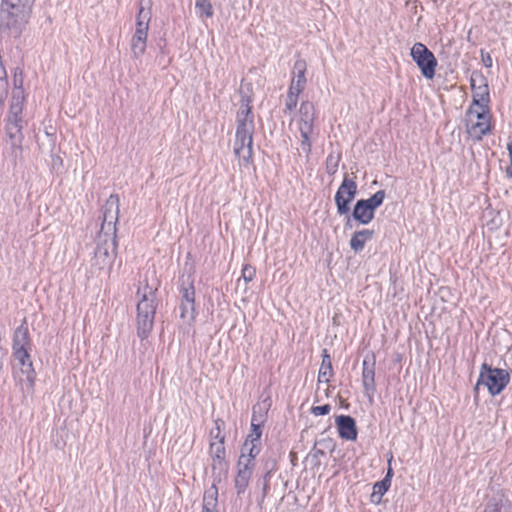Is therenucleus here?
Wrapping results in <instances>:
<instances>
[{"mask_svg": "<svg viewBox=\"0 0 512 512\" xmlns=\"http://www.w3.org/2000/svg\"><path fill=\"white\" fill-rule=\"evenodd\" d=\"M362 384L364 390L369 393H374L376 390L375 385V357L373 356L372 362L369 364L365 359L362 364Z\"/></svg>", "mask_w": 512, "mask_h": 512, "instance_id": "nucleus-15", "label": "nucleus"}, {"mask_svg": "<svg viewBox=\"0 0 512 512\" xmlns=\"http://www.w3.org/2000/svg\"><path fill=\"white\" fill-rule=\"evenodd\" d=\"M510 373L501 368H493L483 363L480 368L477 386L483 384L492 396L499 395L509 384Z\"/></svg>", "mask_w": 512, "mask_h": 512, "instance_id": "nucleus-7", "label": "nucleus"}, {"mask_svg": "<svg viewBox=\"0 0 512 512\" xmlns=\"http://www.w3.org/2000/svg\"><path fill=\"white\" fill-rule=\"evenodd\" d=\"M484 63L487 67H490L492 65V59L489 55H487V59L484 60Z\"/></svg>", "mask_w": 512, "mask_h": 512, "instance_id": "nucleus-38", "label": "nucleus"}, {"mask_svg": "<svg viewBox=\"0 0 512 512\" xmlns=\"http://www.w3.org/2000/svg\"><path fill=\"white\" fill-rule=\"evenodd\" d=\"M28 332L27 329L24 330V337L27 338Z\"/></svg>", "mask_w": 512, "mask_h": 512, "instance_id": "nucleus-40", "label": "nucleus"}, {"mask_svg": "<svg viewBox=\"0 0 512 512\" xmlns=\"http://www.w3.org/2000/svg\"><path fill=\"white\" fill-rule=\"evenodd\" d=\"M410 55L416 62L422 75L426 79H433L436 73L438 61L426 45L420 42L415 43L411 48Z\"/></svg>", "mask_w": 512, "mask_h": 512, "instance_id": "nucleus-8", "label": "nucleus"}, {"mask_svg": "<svg viewBox=\"0 0 512 512\" xmlns=\"http://www.w3.org/2000/svg\"><path fill=\"white\" fill-rule=\"evenodd\" d=\"M333 375L331 357L326 349L323 350L322 362L318 372V381L328 383Z\"/></svg>", "mask_w": 512, "mask_h": 512, "instance_id": "nucleus-23", "label": "nucleus"}, {"mask_svg": "<svg viewBox=\"0 0 512 512\" xmlns=\"http://www.w3.org/2000/svg\"><path fill=\"white\" fill-rule=\"evenodd\" d=\"M151 10L140 6L135 23V31H149Z\"/></svg>", "mask_w": 512, "mask_h": 512, "instance_id": "nucleus-24", "label": "nucleus"}, {"mask_svg": "<svg viewBox=\"0 0 512 512\" xmlns=\"http://www.w3.org/2000/svg\"><path fill=\"white\" fill-rule=\"evenodd\" d=\"M385 196V191L379 190L376 193H374L370 198L364 199V202H366V204L371 208V210L375 214V210L382 205Z\"/></svg>", "mask_w": 512, "mask_h": 512, "instance_id": "nucleus-29", "label": "nucleus"}, {"mask_svg": "<svg viewBox=\"0 0 512 512\" xmlns=\"http://www.w3.org/2000/svg\"><path fill=\"white\" fill-rule=\"evenodd\" d=\"M8 91L7 75L0 76V102L4 100Z\"/></svg>", "mask_w": 512, "mask_h": 512, "instance_id": "nucleus-34", "label": "nucleus"}, {"mask_svg": "<svg viewBox=\"0 0 512 512\" xmlns=\"http://www.w3.org/2000/svg\"><path fill=\"white\" fill-rule=\"evenodd\" d=\"M253 470L254 468L252 467L239 465V463H237V474L234 479V485L238 495L243 494L248 488Z\"/></svg>", "mask_w": 512, "mask_h": 512, "instance_id": "nucleus-13", "label": "nucleus"}, {"mask_svg": "<svg viewBox=\"0 0 512 512\" xmlns=\"http://www.w3.org/2000/svg\"><path fill=\"white\" fill-rule=\"evenodd\" d=\"M493 128L489 106H469L465 114V129L474 141H481Z\"/></svg>", "mask_w": 512, "mask_h": 512, "instance_id": "nucleus-4", "label": "nucleus"}, {"mask_svg": "<svg viewBox=\"0 0 512 512\" xmlns=\"http://www.w3.org/2000/svg\"><path fill=\"white\" fill-rule=\"evenodd\" d=\"M306 71H307L306 61L304 59L296 60L294 63L293 75H292L291 83L289 86L303 91L306 86V76H305Z\"/></svg>", "mask_w": 512, "mask_h": 512, "instance_id": "nucleus-16", "label": "nucleus"}, {"mask_svg": "<svg viewBox=\"0 0 512 512\" xmlns=\"http://www.w3.org/2000/svg\"><path fill=\"white\" fill-rule=\"evenodd\" d=\"M390 479L384 478L382 481L376 482L373 486L372 498L378 496V501L388 491L390 487Z\"/></svg>", "mask_w": 512, "mask_h": 512, "instance_id": "nucleus-30", "label": "nucleus"}, {"mask_svg": "<svg viewBox=\"0 0 512 512\" xmlns=\"http://www.w3.org/2000/svg\"><path fill=\"white\" fill-rule=\"evenodd\" d=\"M357 194V183L354 179L344 177L341 185L335 194V203L339 215L347 214L350 210V203Z\"/></svg>", "mask_w": 512, "mask_h": 512, "instance_id": "nucleus-9", "label": "nucleus"}, {"mask_svg": "<svg viewBox=\"0 0 512 512\" xmlns=\"http://www.w3.org/2000/svg\"><path fill=\"white\" fill-rule=\"evenodd\" d=\"M261 425L255 423V417H252L250 432L246 436L240 450V456L237 463L254 468L255 459L261 451Z\"/></svg>", "mask_w": 512, "mask_h": 512, "instance_id": "nucleus-6", "label": "nucleus"}, {"mask_svg": "<svg viewBox=\"0 0 512 512\" xmlns=\"http://www.w3.org/2000/svg\"><path fill=\"white\" fill-rule=\"evenodd\" d=\"M196 13L200 18H211L214 15L213 6L210 0H196Z\"/></svg>", "mask_w": 512, "mask_h": 512, "instance_id": "nucleus-26", "label": "nucleus"}, {"mask_svg": "<svg viewBox=\"0 0 512 512\" xmlns=\"http://www.w3.org/2000/svg\"><path fill=\"white\" fill-rule=\"evenodd\" d=\"M217 503V489L214 491H206L203 497L202 512H217L215 509Z\"/></svg>", "mask_w": 512, "mask_h": 512, "instance_id": "nucleus-27", "label": "nucleus"}, {"mask_svg": "<svg viewBox=\"0 0 512 512\" xmlns=\"http://www.w3.org/2000/svg\"><path fill=\"white\" fill-rule=\"evenodd\" d=\"M331 411V406L329 404L321 405V406H313L311 408V413L314 416H322L327 415Z\"/></svg>", "mask_w": 512, "mask_h": 512, "instance_id": "nucleus-33", "label": "nucleus"}, {"mask_svg": "<svg viewBox=\"0 0 512 512\" xmlns=\"http://www.w3.org/2000/svg\"><path fill=\"white\" fill-rule=\"evenodd\" d=\"M506 175L509 177V178H512V164L510 163V165L506 168Z\"/></svg>", "mask_w": 512, "mask_h": 512, "instance_id": "nucleus-37", "label": "nucleus"}, {"mask_svg": "<svg viewBox=\"0 0 512 512\" xmlns=\"http://www.w3.org/2000/svg\"><path fill=\"white\" fill-rule=\"evenodd\" d=\"M209 454L213 461V466L222 465L226 458L225 437L221 441H212L209 446Z\"/></svg>", "mask_w": 512, "mask_h": 512, "instance_id": "nucleus-20", "label": "nucleus"}, {"mask_svg": "<svg viewBox=\"0 0 512 512\" xmlns=\"http://www.w3.org/2000/svg\"><path fill=\"white\" fill-rule=\"evenodd\" d=\"M148 31H135L131 39V50L135 57L142 56L146 51Z\"/></svg>", "mask_w": 512, "mask_h": 512, "instance_id": "nucleus-21", "label": "nucleus"}, {"mask_svg": "<svg viewBox=\"0 0 512 512\" xmlns=\"http://www.w3.org/2000/svg\"><path fill=\"white\" fill-rule=\"evenodd\" d=\"M391 475H392V469L389 467L385 478L390 479Z\"/></svg>", "mask_w": 512, "mask_h": 512, "instance_id": "nucleus-39", "label": "nucleus"}, {"mask_svg": "<svg viewBox=\"0 0 512 512\" xmlns=\"http://www.w3.org/2000/svg\"><path fill=\"white\" fill-rule=\"evenodd\" d=\"M25 92L22 86H15L12 93L9 115H21L24 108Z\"/></svg>", "mask_w": 512, "mask_h": 512, "instance_id": "nucleus-19", "label": "nucleus"}, {"mask_svg": "<svg viewBox=\"0 0 512 512\" xmlns=\"http://www.w3.org/2000/svg\"><path fill=\"white\" fill-rule=\"evenodd\" d=\"M13 355L15 359L22 366V371L27 374V379L33 383L34 381V371L33 364L28 353L27 348L24 344H18L15 342L13 346Z\"/></svg>", "mask_w": 512, "mask_h": 512, "instance_id": "nucleus-11", "label": "nucleus"}, {"mask_svg": "<svg viewBox=\"0 0 512 512\" xmlns=\"http://www.w3.org/2000/svg\"><path fill=\"white\" fill-rule=\"evenodd\" d=\"M315 118L316 109L314 104L308 100L303 101L294 121L301 135V148L307 155L312 151V135L314 132Z\"/></svg>", "mask_w": 512, "mask_h": 512, "instance_id": "nucleus-5", "label": "nucleus"}, {"mask_svg": "<svg viewBox=\"0 0 512 512\" xmlns=\"http://www.w3.org/2000/svg\"><path fill=\"white\" fill-rule=\"evenodd\" d=\"M336 426L338 434L342 439L354 441L357 438V428L355 420L348 415L336 417Z\"/></svg>", "mask_w": 512, "mask_h": 512, "instance_id": "nucleus-12", "label": "nucleus"}, {"mask_svg": "<svg viewBox=\"0 0 512 512\" xmlns=\"http://www.w3.org/2000/svg\"><path fill=\"white\" fill-rule=\"evenodd\" d=\"M136 296L138 298L136 315L137 335L141 339H145L149 336L154 326L157 308L156 294L155 290L145 282L143 285L138 286Z\"/></svg>", "mask_w": 512, "mask_h": 512, "instance_id": "nucleus-3", "label": "nucleus"}, {"mask_svg": "<svg viewBox=\"0 0 512 512\" xmlns=\"http://www.w3.org/2000/svg\"><path fill=\"white\" fill-rule=\"evenodd\" d=\"M214 424H215L216 431H215V433H214V431H212L211 435L216 441H221V437H225V435L222 433V428H223L224 422L221 419H216L214 421Z\"/></svg>", "mask_w": 512, "mask_h": 512, "instance_id": "nucleus-32", "label": "nucleus"}, {"mask_svg": "<svg viewBox=\"0 0 512 512\" xmlns=\"http://www.w3.org/2000/svg\"><path fill=\"white\" fill-rule=\"evenodd\" d=\"M182 306H181V318H185L190 314L191 318H194L195 314V288L193 284L182 290Z\"/></svg>", "mask_w": 512, "mask_h": 512, "instance_id": "nucleus-14", "label": "nucleus"}, {"mask_svg": "<svg viewBox=\"0 0 512 512\" xmlns=\"http://www.w3.org/2000/svg\"><path fill=\"white\" fill-rule=\"evenodd\" d=\"M302 92V90L289 86L287 96L285 99V114L292 112L296 108L299 96Z\"/></svg>", "mask_w": 512, "mask_h": 512, "instance_id": "nucleus-25", "label": "nucleus"}, {"mask_svg": "<svg viewBox=\"0 0 512 512\" xmlns=\"http://www.w3.org/2000/svg\"><path fill=\"white\" fill-rule=\"evenodd\" d=\"M373 237L374 230L363 229L356 231L351 236L350 247L356 253L361 252L364 249L366 243L371 241Z\"/></svg>", "mask_w": 512, "mask_h": 512, "instance_id": "nucleus-17", "label": "nucleus"}, {"mask_svg": "<svg viewBox=\"0 0 512 512\" xmlns=\"http://www.w3.org/2000/svg\"><path fill=\"white\" fill-rule=\"evenodd\" d=\"M341 161V155L339 153H330L325 161V169L329 175H334L338 171L339 163Z\"/></svg>", "mask_w": 512, "mask_h": 512, "instance_id": "nucleus-28", "label": "nucleus"}, {"mask_svg": "<svg viewBox=\"0 0 512 512\" xmlns=\"http://www.w3.org/2000/svg\"><path fill=\"white\" fill-rule=\"evenodd\" d=\"M22 116L9 115L7 116L6 131L11 140L15 138H22Z\"/></svg>", "mask_w": 512, "mask_h": 512, "instance_id": "nucleus-22", "label": "nucleus"}, {"mask_svg": "<svg viewBox=\"0 0 512 512\" xmlns=\"http://www.w3.org/2000/svg\"><path fill=\"white\" fill-rule=\"evenodd\" d=\"M374 213L371 208L364 202V199L358 200L353 209V217L361 224H369L373 218Z\"/></svg>", "mask_w": 512, "mask_h": 512, "instance_id": "nucleus-18", "label": "nucleus"}, {"mask_svg": "<svg viewBox=\"0 0 512 512\" xmlns=\"http://www.w3.org/2000/svg\"><path fill=\"white\" fill-rule=\"evenodd\" d=\"M472 103L470 106H489V87L486 79L482 75L473 76L471 78Z\"/></svg>", "mask_w": 512, "mask_h": 512, "instance_id": "nucleus-10", "label": "nucleus"}, {"mask_svg": "<svg viewBox=\"0 0 512 512\" xmlns=\"http://www.w3.org/2000/svg\"><path fill=\"white\" fill-rule=\"evenodd\" d=\"M253 132L252 107L250 100H247L244 108L237 114V129L233 146L240 166L249 167L253 164Z\"/></svg>", "mask_w": 512, "mask_h": 512, "instance_id": "nucleus-1", "label": "nucleus"}, {"mask_svg": "<svg viewBox=\"0 0 512 512\" xmlns=\"http://www.w3.org/2000/svg\"><path fill=\"white\" fill-rule=\"evenodd\" d=\"M36 0H1L0 29L20 36L28 25Z\"/></svg>", "mask_w": 512, "mask_h": 512, "instance_id": "nucleus-2", "label": "nucleus"}, {"mask_svg": "<svg viewBox=\"0 0 512 512\" xmlns=\"http://www.w3.org/2000/svg\"><path fill=\"white\" fill-rule=\"evenodd\" d=\"M256 276V269L250 264H244L241 270V277L246 283L251 282Z\"/></svg>", "mask_w": 512, "mask_h": 512, "instance_id": "nucleus-31", "label": "nucleus"}, {"mask_svg": "<svg viewBox=\"0 0 512 512\" xmlns=\"http://www.w3.org/2000/svg\"><path fill=\"white\" fill-rule=\"evenodd\" d=\"M483 512H502L501 506L498 503L488 504L485 506Z\"/></svg>", "mask_w": 512, "mask_h": 512, "instance_id": "nucleus-35", "label": "nucleus"}, {"mask_svg": "<svg viewBox=\"0 0 512 512\" xmlns=\"http://www.w3.org/2000/svg\"><path fill=\"white\" fill-rule=\"evenodd\" d=\"M507 150H508V153H509L510 163L512 164V142H509L507 144Z\"/></svg>", "mask_w": 512, "mask_h": 512, "instance_id": "nucleus-36", "label": "nucleus"}]
</instances>
